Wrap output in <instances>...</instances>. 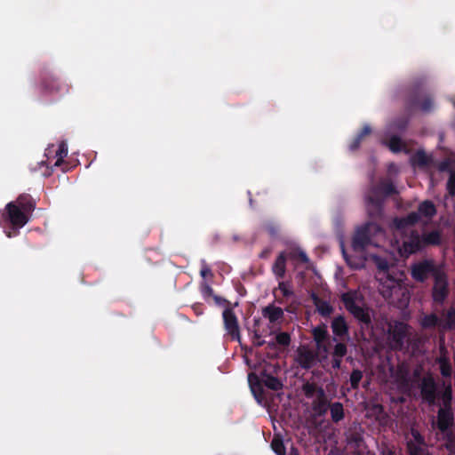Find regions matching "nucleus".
I'll return each instance as SVG.
<instances>
[{
    "mask_svg": "<svg viewBox=\"0 0 455 455\" xmlns=\"http://www.w3.org/2000/svg\"><path fill=\"white\" fill-rule=\"evenodd\" d=\"M285 256L283 253H280L276 258L274 265H273V272L279 277L283 276L285 273Z\"/></svg>",
    "mask_w": 455,
    "mask_h": 455,
    "instance_id": "nucleus-17",
    "label": "nucleus"
},
{
    "mask_svg": "<svg viewBox=\"0 0 455 455\" xmlns=\"http://www.w3.org/2000/svg\"><path fill=\"white\" fill-rule=\"evenodd\" d=\"M347 354V347L342 343L336 344L334 347V357L342 358Z\"/></svg>",
    "mask_w": 455,
    "mask_h": 455,
    "instance_id": "nucleus-23",
    "label": "nucleus"
},
{
    "mask_svg": "<svg viewBox=\"0 0 455 455\" xmlns=\"http://www.w3.org/2000/svg\"><path fill=\"white\" fill-rule=\"evenodd\" d=\"M379 270L377 279L379 282V291L383 297L392 299L395 296L404 293L402 283L404 279L403 270L395 267H388L387 261L378 256L372 257Z\"/></svg>",
    "mask_w": 455,
    "mask_h": 455,
    "instance_id": "nucleus-1",
    "label": "nucleus"
},
{
    "mask_svg": "<svg viewBox=\"0 0 455 455\" xmlns=\"http://www.w3.org/2000/svg\"><path fill=\"white\" fill-rule=\"evenodd\" d=\"M276 340L279 344L288 345L290 342V336L287 333H280L277 335Z\"/></svg>",
    "mask_w": 455,
    "mask_h": 455,
    "instance_id": "nucleus-27",
    "label": "nucleus"
},
{
    "mask_svg": "<svg viewBox=\"0 0 455 455\" xmlns=\"http://www.w3.org/2000/svg\"><path fill=\"white\" fill-rule=\"evenodd\" d=\"M332 331L335 335L342 337L347 333V323L342 317H336L331 323Z\"/></svg>",
    "mask_w": 455,
    "mask_h": 455,
    "instance_id": "nucleus-15",
    "label": "nucleus"
},
{
    "mask_svg": "<svg viewBox=\"0 0 455 455\" xmlns=\"http://www.w3.org/2000/svg\"><path fill=\"white\" fill-rule=\"evenodd\" d=\"M448 189L451 195L455 194V174H451L448 182Z\"/></svg>",
    "mask_w": 455,
    "mask_h": 455,
    "instance_id": "nucleus-29",
    "label": "nucleus"
},
{
    "mask_svg": "<svg viewBox=\"0 0 455 455\" xmlns=\"http://www.w3.org/2000/svg\"><path fill=\"white\" fill-rule=\"evenodd\" d=\"M331 419L338 422L341 420L344 417L343 406L340 403H334L331 406Z\"/></svg>",
    "mask_w": 455,
    "mask_h": 455,
    "instance_id": "nucleus-18",
    "label": "nucleus"
},
{
    "mask_svg": "<svg viewBox=\"0 0 455 455\" xmlns=\"http://www.w3.org/2000/svg\"><path fill=\"white\" fill-rule=\"evenodd\" d=\"M315 306L322 315H329L332 311L331 307L326 301L315 300Z\"/></svg>",
    "mask_w": 455,
    "mask_h": 455,
    "instance_id": "nucleus-20",
    "label": "nucleus"
},
{
    "mask_svg": "<svg viewBox=\"0 0 455 455\" xmlns=\"http://www.w3.org/2000/svg\"><path fill=\"white\" fill-rule=\"evenodd\" d=\"M382 455H393V454H392L391 451L387 450V451L382 452Z\"/></svg>",
    "mask_w": 455,
    "mask_h": 455,
    "instance_id": "nucleus-40",
    "label": "nucleus"
},
{
    "mask_svg": "<svg viewBox=\"0 0 455 455\" xmlns=\"http://www.w3.org/2000/svg\"><path fill=\"white\" fill-rule=\"evenodd\" d=\"M314 340L316 343L318 351L323 353V358H327L328 347L324 341L327 339L328 331L326 326H317L313 329Z\"/></svg>",
    "mask_w": 455,
    "mask_h": 455,
    "instance_id": "nucleus-9",
    "label": "nucleus"
},
{
    "mask_svg": "<svg viewBox=\"0 0 455 455\" xmlns=\"http://www.w3.org/2000/svg\"><path fill=\"white\" fill-rule=\"evenodd\" d=\"M452 421L451 411L448 409H441L438 413V427L442 431L448 429Z\"/></svg>",
    "mask_w": 455,
    "mask_h": 455,
    "instance_id": "nucleus-13",
    "label": "nucleus"
},
{
    "mask_svg": "<svg viewBox=\"0 0 455 455\" xmlns=\"http://www.w3.org/2000/svg\"><path fill=\"white\" fill-rule=\"evenodd\" d=\"M223 320L228 333L234 339H239V325L235 313L231 309H226L223 312Z\"/></svg>",
    "mask_w": 455,
    "mask_h": 455,
    "instance_id": "nucleus-7",
    "label": "nucleus"
},
{
    "mask_svg": "<svg viewBox=\"0 0 455 455\" xmlns=\"http://www.w3.org/2000/svg\"><path fill=\"white\" fill-rule=\"evenodd\" d=\"M422 394L429 403L434 402V382L432 379H424L421 387Z\"/></svg>",
    "mask_w": 455,
    "mask_h": 455,
    "instance_id": "nucleus-16",
    "label": "nucleus"
},
{
    "mask_svg": "<svg viewBox=\"0 0 455 455\" xmlns=\"http://www.w3.org/2000/svg\"><path fill=\"white\" fill-rule=\"evenodd\" d=\"M440 234L435 231L427 235L423 239H420L416 235H411L409 238L403 242L402 246L399 245L398 242H395V245L402 256H408L420 250L422 245L437 244L440 243Z\"/></svg>",
    "mask_w": 455,
    "mask_h": 455,
    "instance_id": "nucleus-3",
    "label": "nucleus"
},
{
    "mask_svg": "<svg viewBox=\"0 0 455 455\" xmlns=\"http://www.w3.org/2000/svg\"><path fill=\"white\" fill-rule=\"evenodd\" d=\"M429 269L430 266L427 263L415 265L411 270L412 277L415 280L423 281L427 277Z\"/></svg>",
    "mask_w": 455,
    "mask_h": 455,
    "instance_id": "nucleus-14",
    "label": "nucleus"
},
{
    "mask_svg": "<svg viewBox=\"0 0 455 455\" xmlns=\"http://www.w3.org/2000/svg\"><path fill=\"white\" fill-rule=\"evenodd\" d=\"M408 332V326L404 323L395 322L390 324L388 328V339L396 347L401 344L403 338Z\"/></svg>",
    "mask_w": 455,
    "mask_h": 455,
    "instance_id": "nucleus-8",
    "label": "nucleus"
},
{
    "mask_svg": "<svg viewBox=\"0 0 455 455\" xmlns=\"http://www.w3.org/2000/svg\"><path fill=\"white\" fill-rule=\"evenodd\" d=\"M68 155V146L65 144V143H60L59 145V148H58V150L56 151V155H55V157H56V161H55V165L56 166H59L63 159L67 156Z\"/></svg>",
    "mask_w": 455,
    "mask_h": 455,
    "instance_id": "nucleus-19",
    "label": "nucleus"
},
{
    "mask_svg": "<svg viewBox=\"0 0 455 455\" xmlns=\"http://www.w3.org/2000/svg\"><path fill=\"white\" fill-rule=\"evenodd\" d=\"M436 323V317L435 315H429V316H426L423 320V325L425 326H430V325H434Z\"/></svg>",
    "mask_w": 455,
    "mask_h": 455,
    "instance_id": "nucleus-31",
    "label": "nucleus"
},
{
    "mask_svg": "<svg viewBox=\"0 0 455 455\" xmlns=\"http://www.w3.org/2000/svg\"><path fill=\"white\" fill-rule=\"evenodd\" d=\"M211 275V270H210L209 268L204 267V268H203V269L201 270V275H202L203 277H204V278H205V277H207V276H208V275Z\"/></svg>",
    "mask_w": 455,
    "mask_h": 455,
    "instance_id": "nucleus-34",
    "label": "nucleus"
},
{
    "mask_svg": "<svg viewBox=\"0 0 455 455\" xmlns=\"http://www.w3.org/2000/svg\"><path fill=\"white\" fill-rule=\"evenodd\" d=\"M34 209V204L26 196H20L16 201L9 203L5 210L10 223L18 228H21L28 221V213Z\"/></svg>",
    "mask_w": 455,
    "mask_h": 455,
    "instance_id": "nucleus-2",
    "label": "nucleus"
},
{
    "mask_svg": "<svg viewBox=\"0 0 455 455\" xmlns=\"http://www.w3.org/2000/svg\"><path fill=\"white\" fill-rule=\"evenodd\" d=\"M299 258L304 261V262H307L308 261V259L306 255V253L304 251H299Z\"/></svg>",
    "mask_w": 455,
    "mask_h": 455,
    "instance_id": "nucleus-37",
    "label": "nucleus"
},
{
    "mask_svg": "<svg viewBox=\"0 0 455 455\" xmlns=\"http://www.w3.org/2000/svg\"><path fill=\"white\" fill-rule=\"evenodd\" d=\"M435 214V205L428 201L422 203L419 207L418 213L414 212L410 214L406 219L395 220L396 231L395 235H400L402 229L407 224H412L418 221H427L431 217Z\"/></svg>",
    "mask_w": 455,
    "mask_h": 455,
    "instance_id": "nucleus-4",
    "label": "nucleus"
},
{
    "mask_svg": "<svg viewBox=\"0 0 455 455\" xmlns=\"http://www.w3.org/2000/svg\"><path fill=\"white\" fill-rule=\"evenodd\" d=\"M446 393H447L448 400H451V388L449 387V389L446 391Z\"/></svg>",
    "mask_w": 455,
    "mask_h": 455,
    "instance_id": "nucleus-38",
    "label": "nucleus"
},
{
    "mask_svg": "<svg viewBox=\"0 0 455 455\" xmlns=\"http://www.w3.org/2000/svg\"><path fill=\"white\" fill-rule=\"evenodd\" d=\"M340 361H341V358L334 357L333 363H332L333 368H339Z\"/></svg>",
    "mask_w": 455,
    "mask_h": 455,
    "instance_id": "nucleus-35",
    "label": "nucleus"
},
{
    "mask_svg": "<svg viewBox=\"0 0 455 455\" xmlns=\"http://www.w3.org/2000/svg\"><path fill=\"white\" fill-rule=\"evenodd\" d=\"M271 447L277 455H285L283 443L279 438H274L272 440Z\"/></svg>",
    "mask_w": 455,
    "mask_h": 455,
    "instance_id": "nucleus-22",
    "label": "nucleus"
},
{
    "mask_svg": "<svg viewBox=\"0 0 455 455\" xmlns=\"http://www.w3.org/2000/svg\"><path fill=\"white\" fill-rule=\"evenodd\" d=\"M363 378L360 371H354L350 376V382L353 387H356Z\"/></svg>",
    "mask_w": 455,
    "mask_h": 455,
    "instance_id": "nucleus-24",
    "label": "nucleus"
},
{
    "mask_svg": "<svg viewBox=\"0 0 455 455\" xmlns=\"http://www.w3.org/2000/svg\"><path fill=\"white\" fill-rule=\"evenodd\" d=\"M440 363H441L442 374L444 376L451 375V369L450 365L445 361H441Z\"/></svg>",
    "mask_w": 455,
    "mask_h": 455,
    "instance_id": "nucleus-28",
    "label": "nucleus"
},
{
    "mask_svg": "<svg viewBox=\"0 0 455 455\" xmlns=\"http://www.w3.org/2000/svg\"><path fill=\"white\" fill-rule=\"evenodd\" d=\"M263 315L271 323H278L283 316V311L281 307L267 306L263 309Z\"/></svg>",
    "mask_w": 455,
    "mask_h": 455,
    "instance_id": "nucleus-12",
    "label": "nucleus"
},
{
    "mask_svg": "<svg viewBox=\"0 0 455 455\" xmlns=\"http://www.w3.org/2000/svg\"><path fill=\"white\" fill-rule=\"evenodd\" d=\"M370 132H371V130H370L369 126H365L363 128V134H368Z\"/></svg>",
    "mask_w": 455,
    "mask_h": 455,
    "instance_id": "nucleus-39",
    "label": "nucleus"
},
{
    "mask_svg": "<svg viewBox=\"0 0 455 455\" xmlns=\"http://www.w3.org/2000/svg\"><path fill=\"white\" fill-rule=\"evenodd\" d=\"M248 379H249V382H250V385H251V391L255 394V393H256L257 387H256V385H254V384H253V381H254V380H257V377H256V375H254V374H249V376H248Z\"/></svg>",
    "mask_w": 455,
    "mask_h": 455,
    "instance_id": "nucleus-33",
    "label": "nucleus"
},
{
    "mask_svg": "<svg viewBox=\"0 0 455 455\" xmlns=\"http://www.w3.org/2000/svg\"><path fill=\"white\" fill-rule=\"evenodd\" d=\"M379 235H383V233L380 229L378 230Z\"/></svg>",
    "mask_w": 455,
    "mask_h": 455,
    "instance_id": "nucleus-42",
    "label": "nucleus"
},
{
    "mask_svg": "<svg viewBox=\"0 0 455 455\" xmlns=\"http://www.w3.org/2000/svg\"><path fill=\"white\" fill-rule=\"evenodd\" d=\"M447 294V280L444 275L437 274L435 279L433 296L436 301H442Z\"/></svg>",
    "mask_w": 455,
    "mask_h": 455,
    "instance_id": "nucleus-10",
    "label": "nucleus"
},
{
    "mask_svg": "<svg viewBox=\"0 0 455 455\" xmlns=\"http://www.w3.org/2000/svg\"><path fill=\"white\" fill-rule=\"evenodd\" d=\"M296 360L303 368H310L315 363V356L307 347H300L297 351Z\"/></svg>",
    "mask_w": 455,
    "mask_h": 455,
    "instance_id": "nucleus-11",
    "label": "nucleus"
},
{
    "mask_svg": "<svg viewBox=\"0 0 455 455\" xmlns=\"http://www.w3.org/2000/svg\"><path fill=\"white\" fill-rule=\"evenodd\" d=\"M368 243H369L368 242L363 241V238H361L360 236H357L354 240L353 246L355 251H358V250L367 246Z\"/></svg>",
    "mask_w": 455,
    "mask_h": 455,
    "instance_id": "nucleus-26",
    "label": "nucleus"
},
{
    "mask_svg": "<svg viewBox=\"0 0 455 455\" xmlns=\"http://www.w3.org/2000/svg\"><path fill=\"white\" fill-rule=\"evenodd\" d=\"M446 447H447V449H449V450L451 451V452L453 455H455V444H454L452 442H451V443H447V444H446Z\"/></svg>",
    "mask_w": 455,
    "mask_h": 455,
    "instance_id": "nucleus-36",
    "label": "nucleus"
},
{
    "mask_svg": "<svg viewBox=\"0 0 455 455\" xmlns=\"http://www.w3.org/2000/svg\"><path fill=\"white\" fill-rule=\"evenodd\" d=\"M389 148L394 152L399 151L401 148L400 141L396 139L392 140L389 143Z\"/></svg>",
    "mask_w": 455,
    "mask_h": 455,
    "instance_id": "nucleus-32",
    "label": "nucleus"
},
{
    "mask_svg": "<svg viewBox=\"0 0 455 455\" xmlns=\"http://www.w3.org/2000/svg\"><path fill=\"white\" fill-rule=\"evenodd\" d=\"M447 317L446 326L451 328L455 323V312L453 310L449 311Z\"/></svg>",
    "mask_w": 455,
    "mask_h": 455,
    "instance_id": "nucleus-30",
    "label": "nucleus"
},
{
    "mask_svg": "<svg viewBox=\"0 0 455 455\" xmlns=\"http://www.w3.org/2000/svg\"><path fill=\"white\" fill-rule=\"evenodd\" d=\"M376 229H377V228L375 226H372V227L370 228V231L371 232L373 231V230H376Z\"/></svg>",
    "mask_w": 455,
    "mask_h": 455,
    "instance_id": "nucleus-41",
    "label": "nucleus"
},
{
    "mask_svg": "<svg viewBox=\"0 0 455 455\" xmlns=\"http://www.w3.org/2000/svg\"><path fill=\"white\" fill-rule=\"evenodd\" d=\"M278 289L285 297H289L292 294L291 285L288 283L281 282L278 285Z\"/></svg>",
    "mask_w": 455,
    "mask_h": 455,
    "instance_id": "nucleus-25",
    "label": "nucleus"
},
{
    "mask_svg": "<svg viewBox=\"0 0 455 455\" xmlns=\"http://www.w3.org/2000/svg\"><path fill=\"white\" fill-rule=\"evenodd\" d=\"M411 438L408 441V448L411 455H429L420 434L416 430L411 433Z\"/></svg>",
    "mask_w": 455,
    "mask_h": 455,
    "instance_id": "nucleus-6",
    "label": "nucleus"
},
{
    "mask_svg": "<svg viewBox=\"0 0 455 455\" xmlns=\"http://www.w3.org/2000/svg\"><path fill=\"white\" fill-rule=\"evenodd\" d=\"M263 381L267 387L273 390H278L282 387V383L275 377L266 376Z\"/></svg>",
    "mask_w": 455,
    "mask_h": 455,
    "instance_id": "nucleus-21",
    "label": "nucleus"
},
{
    "mask_svg": "<svg viewBox=\"0 0 455 455\" xmlns=\"http://www.w3.org/2000/svg\"><path fill=\"white\" fill-rule=\"evenodd\" d=\"M343 301L347 309L355 317L361 320H366L361 296L356 293L348 292L343 295Z\"/></svg>",
    "mask_w": 455,
    "mask_h": 455,
    "instance_id": "nucleus-5",
    "label": "nucleus"
}]
</instances>
